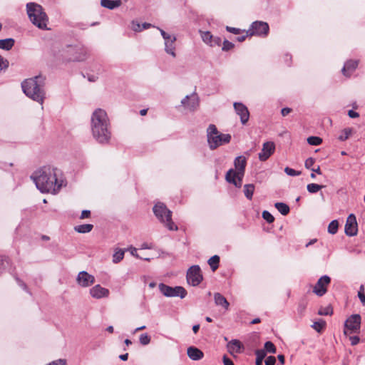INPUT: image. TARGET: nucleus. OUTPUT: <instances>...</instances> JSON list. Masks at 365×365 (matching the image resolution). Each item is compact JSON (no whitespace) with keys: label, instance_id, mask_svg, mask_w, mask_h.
Masks as SVG:
<instances>
[{"label":"nucleus","instance_id":"obj_13","mask_svg":"<svg viewBox=\"0 0 365 365\" xmlns=\"http://www.w3.org/2000/svg\"><path fill=\"white\" fill-rule=\"evenodd\" d=\"M181 104L185 108L194 111L199 106V98L196 93H193L190 96H186L182 101Z\"/></svg>","mask_w":365,"mask_h":365},{"label":"nucleus","instance_id":"obj_27","mask_svg":"<svg viewBox=\"0 0 365 365\" xmlns=\"http://www.w3.org/2000/svg\"><path fill=\"white\" fill-rule=\"evenodd\" d=\"M152 26H153L152 24H150L149 23L140 24L139 22H138L136 21H133L131 22V29L133 31H134L135 32H140L144 29H148Z\"/></svg>","mask_w":365,"mask_h":365},{"label":"nucleus","instance_id":"obj_59","mask_svg":"<svg viewBox=\"0 0 365 365\" xmlns=\"http://www.w3.org/2000/svg\"><path fill=\"white\" fill-rule=\"evenodd\" d=\"M348 115L351 118H355L359 116V113L353 110H349Z\"/></svg>","mask_w":365,"mask_h":365},{"label":"nucleus","instance_id":"obj_16","mask_svg":"<svg viewBox=\"0 0 365 365\" xmlns=\"http://www.w3.org/2000/svg\"><path fill=\"white\" fill-rule=\"evenodd\" d=\"M76 281L80 286L87 287L95 282V277L86 271H81L78 273Z\"/></svg>","mask_w":365,"mask_h":365},{"label":"nucleus","instance_id":"obj_42","mask_svg":"<svg viewBox=\"0 0 365 365\" xmlns=\"http://www.w3.org/2000/svg\"><path fill=\"white\" fill-rule=\"evenodd\" d=\"M262 217L268 223H272L274 221V217L273 215L268 211L264 210L262 212Z\"/></svg>","mask_w":365,"mask_h":365},{"label":"nucleus","instance_id":"obj_44","mask_svg":"<svg viewBox=\"0 0 365 365\" xmlns=\"http://www.w3.org/2000/svg\"><path fill=\"white\" fill-rule=\"evenodd\" d=\"M14 277L15 278L17 284H19V287H21L24 290H25L26 292H28L29 294H31V292H29V290L28 289V287L26 286V284L21 279H19L16 274H14Z\"/></svg>","mask_w":365,"mask_h":365},{"label":"nucleus","instance_id":"obj_19","mask_svg":"<svg viewBox=\"0 0 365 365\" xmlns=\"http://www.w3.org/2000/svg\"><path fill=\"white\" fill-rule=\"evenodd\" d=\"M227 349L231 355L235 356L244 350V346L238 339H232L227 343Z\"/></svg>","mask_w":365,"mask_h":365},{"label":"nucleus","instance_id":"obj_38","mask_svg":"<svg viewBox=\"0 0 365 365\" xmlns=\"http://www.w3.org/2000/svg\"><path fill=\"white\" fill-rule=\"evenodd\" d=\"M201 37H202V41L205 43L209 44V45L210 44V43L212 42V39L213 38V36L209 31L202 32Z\"/></svg>","mask_w":365,"mask_h":365},{"label":"nucleus","instance_id":"obj_55","mask_svg":"<svg viewBox=\"0 0 365 365\" xmlns=\"http://www.w3.org/2000/svg\"><path fill=\"white\" fill-rule=\"evenodd\" d=\"M222 361L224 365H235L233 361L228 358L226 355H224L222 357Z\"/></svg>","mask_w":365,"mask_h":365},{"label":"nucleus","instance_id":"obj_63","mask_svg":"<svg viewBox=\"0 0 365 365\" xmlns=\"http://www.w3.org/2000/svg\"><path fill=\"white\" fill-rule=\"evenodd\" d=\"M277 358L280 361L281 364L283 365L284 364V356L282 354H279L278 355Z\"/></svg>","mask_w":365,"mask_h":365},{"label":"nucleus","instance_id":"obj_51","mask_svg":"<svg viewBox=\"0 0 365 365\" xmlns=\"http://www.w3.org/2000/svg\"><path fill=\"white\" fill-rule=\"evenodd\" d=\"M276 363V359L273 356H268L265 360L266 365H274Z\"/></svg>","mask_w":365,"mask_h":365},{"label":"nucleus","instance_id":"obj_39","mask_svg":"<svg viewBox=\"0 0 365 365\" xmlns=\"http://www.w3.org/2000/svg\"><path fill=\"white\" fill-rule=\"evenodd\" d=\"M322 142V138L317 136H310L307 138V143L312 145H319Z\"/></svg>","mask_w":365,"mask_h":365},{"label":"nucleus","instance_id":"obj_26","mask_svg":"<svg viewBox=\"0 0 365 365\" xmlns=\"http://www.w3.org/2000/svg\"><path fill=\"white\" fill-rule=\"evenodd\" d=\"M214 300H215V303L216 305L221 306L223 308H225V309H228L230 304L227 302V300L226 299V298L224 296H222L221 294L215 293L214 294Z\"/></svg>","mask_w":365,"mask_h":365},{"label":"nucleus","instance_id":"obj_58","mask_svg":"<svg viewBox=\"0 0 365 365\" xmlns=\"http://www.w3.org/2000/svg\"><path fill=\"white\" fill-rule=\"evenodd\" d=\"M66 361L63 359H58L50 363L48 365H66Z\"/></svg>","mask_w":365,"mask_h":365},{"label":"nucleus","instance_id":"obj_37","mask_svg":"<svg viewBox=\"0 0 365 365\" xmlns=\"http://www.w3.org/2000/svg\"><path fill=\"white\" fill-rule=\"evenodd\" d=\"M322 187H324V185H320L316 183H310L307 186V189L310 193H316Z\"/></svg>","mask_w":365,"mask_h":365},{"label":"nucleus","instance_id":"obj_4","mask_svg":"<svg viewBox=\"0 0 365 365\" xmlns=\"http://www.w3.org/2000/svg\"><path fill=\"white\" fill-rule=\"evenodd\" d=\"M26 11L33 24L42 30H48V18L42 6L36 3L30 2L26 4Z\"/></svg>","mask_w":365,"mask_h":365},{"label":"nucleus","instance_id":"obj_30","mask_svg":"<svg viewBox=\"0 0 365 365\" xmlns=\"http://www.w3.org/2000/svg\"><path fill=\"white\" fill-rule=\"evenodd\" d=\"M255 189V187L254 184H246L244 185L243 192H244V194H245V197H247V199H248L250 200L252 199Z\"/></svg>","mask_w":365,"mask_h":365},{"label":"nucleus","instance_id":"obj_52","mask_svg":"<svg viewBox=\"0 0 365 365\" xmlns=\"http://www.w3.org/2000/svg\"><path fill=\"white\" fill-rule=\"evenodd\" d=\"M314 162H315V160L314 158H307L305 161V167L307 169H310L312 168V166L314 165Z\"/></svg>","mask_w":365,"mask_h":365},{"label":"nucleus","instance_id":"obj_36","mask_svg":"<svg viewBox=\"0 0 365 365\" xmlns=\"http://www.w3.org/2000/svg\"><path fill=\"white\" fill-rule=\"evenodd\" d=\"M339 227V222L337 220H332L328 226V232L331 234L334 235L337 232Z\"/></svg>","mask_w":365,"mask_h":365},{"label":"nucleus","instance_id":"obj_17","mask_svg":"<svg viewBox=\"0 0 365 365\" xmlns=\"http://www.w3.org/2000/svg\"><path fill=\"white\" fill-rule=\"evenodd\" d=\"M275 145L272 141L265 142L262 145V151L259 153V159L261 161L267 160L274 152Z\"/></svg>","mask_w":365,"mask_h":365},{"label":"nucleus","instance_id":"obj_32","mask_svg":"<svg viewBox=\"0 0 365 365\" xmlns=\"http://www.w3.org/2000/svg\"><path fill=\"white\" fill-rule=\"evenodd\" d=\"M274 207L282 215H287L289 212V207L284 202H276Z\"/></svg>","mask_w":365,"mask_h":365},{"label":"nucleus","instance_id":"obj_25","mask_svg":"<svg viewBox=\"0 0 365 365\" xmlns=\"http://www.w3.org/2000/svg\"><path fill=\"white\" fill-rule=\"evenodd\" d=\"M122 4L121 0H101V6L113 10L118 7H119Z\"/></svg>","mask_w":365,"mask_h":365},{"label":"nucleus","instance_id":"obj_15","mask_svg":"<svg viewBox=\"0 0 365 365\" xmlns=\"http://www.w3.org/2000/svg\"><path fill=\"white\" fill-rule=\"evenodd\" d=\"M236 113L240 117L241 123L245 125L250 118V112L247 107L242 103L235 102L233 104Z\"/></svg>","mask_w":365,"mask_h":365},{"label":"nucleus","instance_id":"obj_46","mask_svg":"<svg viewBox=\"0 0 365 365\" xmlns=\"http://www.w3.org/2000/svg\"><path fill=\"white\" fill-rule=\"evenodd\" d=\"M284 172L287 175L289 176H298L301 174L300 171H297L291 168L286 167L284 168Z\"/></svg>","mask_w":365,"mask_h":365},{"label":"nucleus","instance_id":"obj_49","mask_svg":"<svg viewBox=\"0 0 365 365\" xmlns=\"http://www.w3.org/2000/svg\"><path fill=\"white\" fill-rule=\"evenodd\" d=\"M221 38L217 36H213V38L212 39V42L210 43V46H220L221 43Z\"/></svg>","mask_w":365,"mask_h":365},{"label":"nucleus","instance_id":"obj_54","mask_svg":"<svg viewBox=\"0 0 365 365\" xmlns=\"http://www.w3.org/2000/svg\"><path fill=\"white\" fill-rule=\"evenodd\" d=\"M349 340L351 341V344L352 346H355L359 342L360 339L357 336H350Z\"/></svg>","mask_w":365,"mask_h":365},{"label":"nucleus","instance_id":"obj_8","mask_svg":"<svg viewBox=\"0 0 365 365\" xmlns=\"http://www.w3.org/2000/svg\"><path fill=\"white\" fill-rule=\"evenodd\" d=\"M158 288L162 294L167 297H179L180 298L183 299L187 295L186 289L181 286L173 287L164 283H160Z\"/></svg>","mask_w":365,"mask_h":365},{"label":"nucleus","instance_id":"obj_43","mask_svg":"<svg viewBox=\"0 0 365 365\" xmlns=\"http://www.w3.org/2000/svg\"><path fill=\"white\" fill-rule=\"evenodd\" d=\"M139 341L142 345H148L150 342V337L148 334H142L140 336Z\"/></svg>","mask_w":365,"mask_h":365},{"label":"nucleus","instance_id":"obj_29","mask_svg":"<svg viewBox=\"0 0 365 365\" xmlns=\"http://www.w3.org/2000/svg\"><path fill=\"white\" fill-rule=\"evenodd\" d=\"M125 250H122L120 248H115V252L113 255L112 261L114 264H118L120 261L123 260L124 257Z\"/></svg>","mask_w":365,"mask_h":365},{"label":"nucleus","instance_id":"obj_56","mask_svg":"<svg viewBox=\"0 0 365 365\" xmlns=\"http://www.w3.org/2000/svg\"><path fill=\"white\" fill-rule=\"evenodd\" d=\"M8 66V61H4V58L0 56V71Z\"/></svg>","mask_w":365,"mask_h":365},{"label":"nucleus","instance_id":"obj_28","mask_svg":"<svg viewBox=\"0 0 365 365\" xmlns=\"http://www.w3.org/2000/svg\"><path fill=\"white\" fill-rule=\"evenodd\" d=\"M15 41L12 38L0 39V48L9 51L14 46Z\"/></svg>","mask_w":365,"mask_h":365},{"label":"nucleus","instance_id":"obj_10","mask_svg":"<svg viewBox=\"0 0 365 365\" xmlns=\"http://www.w3.org/2000/svg\"><path fill=\"white\" fill-rule=\"evenodd\" d=\"M269 30V27L267 23L256 21L251 24L247 33L250 36H267Z\"/></svg>","mask_w":365,"mask_h":365},{"label":"nucleus","instance_id":"obj_61","mask_svg":"<svg viewBox=\"0 0 365 365\" xmlns=\"http://www.w3.org/2000/svg\"><path fill=\"white\" fill-rule=\"evenodd\" d=\"M158 29H159V31H160V34H161V35H162V36H163V39H165V38H168V36H169L170 34H169L166 33L164 30H163V29H160V28H158Z\"/></svg>","mask_w":365,"mask_h":365},{"label":"nucleus","instance_id":"obj_64","mask_svg":"<svg viewBox=\"0 0 365 365\" xmlns=\"http://www.w3.org/2000/svg\"><path fill=\"white\" fill-rule=\"evenodd\" d=\"M119 358L123 361H126L128 358V354H124L119 356Z\"/></svg>","mask_w":365,"mask_h":365},{"label":"nucleus","instance_id":"obj_22","mask_svg":"<svg viewBox=\"0 0 365 365\" xmlns=\"http://www.w3.org/2000/svg\"><path fill=\"white\" fill-rule=\"evenodd\" d=\"M358 63L359 61L356 60L347 61L341 70L343 74L346 77H349L358 66Z\"/></svg>","mask_w":365,"mask_h":365},{"label":"nucleus","instance_id":"obj_31","mask_svg":"<svg viewBox=\"0 0 365 365\" xmlns=\"http://www.w3.org/2000/svg\"><path fill=\"white\" fill-rule=\"evenodd\" d=\"M93 227V226L91 224H84L75 226L74 230L78 233H88L92 230Z\"/></svg>","mask_w":365,"mask_h":365},{"label":"nucleus","instance_id":"obj_47","mask_svg":"<svg viewBox=\"0 0 365 365\" xmlns=\"http://www.w3.org/2000/svg\"><path fill=\"white\" fill-rule=\"evenodd\" d=\"M233 47H234V44L232 42H230L227 40H225L223 41V46H222V49L223 51H227L231 50Z\"/></svg>","mask_w":365,"mask_h":365},{"label":"nucleus","instance_id":"obj_3","mask_svg":"<svg viewBox=\"0 0 365 365\" xmlns=\"http://www.w3.org/2000/svg\"><path fill=\"white\" fill-rule=\"evenodd\" d=\"M44 86L45 78L42 76H36L21 83L22 90L26 96L41 105L46 94Z\"/></svg>","mask_w":365,"mask_h":365},{"label":"nucleus","instance_id":"obj_24","mask_svg":"<svg viewBox=\"0 0 365 365\" xmlns=\"http://www.w3.org/2000/svg\"><path fill=\"white\" fill-rule=\"evenodd\" d=\"M188 357L193 361H198L203 358V352L195 346H190L187 349Z\"/></svg>","mask_w":365,"mask_h":365},{"label":"nucleus","instance_id":"obj_20","mask_svg":"<svg viewBox=\"0 0 365 365\" xmlns=\"http://www.w3.org/2000/svg\"><path fill=\"white\" fill-rule=\"evenodd\" d=\"M91 295L96 299L107 297L109 294V290L102 287L100 284H97L90 289Z\"/></svg>","mask_w":365,"mask_h":365},{"label":"nucleus","instance_id":"obj_40","mask_svg":"<svg viewBox=\"0 0 365 365\" xmlns=\"http://www.w3.org/2000/svg\"><path fill=\"white\" fill-rule=\"evenodd\" d=\"M264 351L265 352L267 351L269 353L274 354L276 353L277 349L274 344L272 341H269L264 344Z\"/></svg>","mask_w":365,"mask_h":365},{"label":"nucleus","instance_id":"obj_12","mask_svg":"<svg viewBox=\"0 0 365 365\" xmlns=\"http://www.w3.org/2000/svg\"><path fill=\"white\" fill-rule=\"evenodd\" d=\"M331 282V278L327 275L321 277L313 289V292L318 297L324 296L327 292V286Z\"/></svg>","mask_w":365,"mask_h":365},{"label":"nucleus","instance_id":"obj_9","mask_svg":"<svg viewBox=\"0 0 365 365\" xmlns=\"http://www.w3.org/2000/svg\"><path fill=\"white\" fill-rule=\"evenodd\" d=\"M361 316L358 314L351 315L344 322V334L345 335L359 333Z\"/></svg>","mask_w":365,"mask_h":365},{"label":"nucleus","instance_id":"obj_34","mask_svg":"<svg viewBox=\"0 0 365 365\" xmlns=\"http://www.w3.org/2000/svg\"><path fill=\"white\" fill-rule=\"evenodd\" d=\"M207 262L211 269L215 272L219 267L220 257L218 255H214L208 259Z\"/></svg>","mask_w":365,"mask_h":365},{"label":"nucleus","instance_id":"obj_1","mask_svg":"<svg viewBox=\"0 0 365 365\" xmlns=\"http://www.w3.org/2000/svg\"><path fill=\"white\" fill-rule=\"evenodd\" d=\"M31 178L43 193L56 194L63 185L61 171L50 165L40 168L31 175Z\"/></svg>","mask_w":365,"mask_h":365},{"label":"nucleus","instance_id":"obj_50","mask_svg":"<svg viewBox=\"0 0 365 365\" xmlns=\"http://www.w3.org/2000/svg\"><path fill=\"white\" fill-rule=\"evenodd\" d=\"M130 254L133 255V256H135L137 258H140V259H144L145 261H149L150 260V258H147V257H141V256H139L137 253V249L135 248H131L130 250Z\"/></svg>","mask_w":365,"mask_h":365},{"label":"nucleus","instance_id":"obj_6","mask_svg":"<svg viewBox=\"0 0 365 365\" xmlns=\"http://www.w3.org/2000/svg\"><path fill=\"white\" fill-rule=\"evenodd\" d=\"M153 212L156 217L165 225L169 230H178V226L172 220V212L163 202H158L153 207Z\"/></svg>","mask_w":365,"mask_h":365},{"label":"nucleus","instance_id":"obj_41","mask_svg":"<svg viewBox=\"0 0 365 365\" xmlns=\"http://www.w3.org/2000/svg\"><path fill=\"white\" fill-rule=\"evenodd\" d=\"M326 322L324 320H320L319 322H314L312 327L317 332H321V331L324 328Z\"/></svg>","mask_w":365,"mask_h":365},{"label":"nucleus","instance_id":"obj_57","mask_svg":"<svg viewBox=\"0 0 365 365\" xmlns=\"http://www.w3.org/2000/svg\"><path fill=\"white\" fill-rule=\"evenodd\" d=\"M90 215H91L90 210H85L82 211L80 218L81 219L88 218L90 217Z\"/></svg>","mask_w":365,"mask_h":365},{"label":"nucleus","instance_id":"obj_21","mask_svg":"<svg viewBox=\"0 0 365 365\" xmlns=\"http://www.w3.org/2000/svg\"><path fill=\"white\" fill-rule=\"evenodd\" d=\"M169 38H165V51L167 53L171 55L173 57H175L176 54L175 52V42L176 41V37L174 35H170L168 36Z\"/></svg>","mask_w":365,"mask_h":365},{"label":"nucleus","instance_id":"obj_18","mask_svg":"<svg viewBox=\"0 0 365 365\" xmlns=\"http://www.w3.org/2000/svg\"><path fill=\"white\" fill-rule=\"evenodd\" d=\"M234 165L235 171L233 170L234 175H240V177H244L245 167L247 165V160L244 156H238L235 159Z\"/></svg>","mask_w":365,"mask_h":365},{"label":"nucleus","instance_id":"obj_35","mask_svg":"<svg viewBox=\"0 0 365 365\" xmlns=\"http://www.w3.org/2000/svg\"><path fill=\"white\" fill-rule=\"evenodd\" d=\"M256 355V365H262L264 359L266 356V352L264 349H257L255 351Z\"/></svg>","mask_w":365,"mask_h":365},{"label":"nucleus","instance_id":"obj_2","mask_svg":"<svg viewBox=\"0 0 365 365\" xmlns=\"http://www.w3.org/2000/svg\"><path fill=\"white\" fill-rule=\"evenodd\" d=\"M91 130L93 138L101 145H107L111 139V125L106 110L96 109L91 117Z\"/></svg>","mask_w":365,"mask_h":365},{"label":"nucleus","instance_id":"obj_7","mask_svg":"<svg viewBox=\"0 0 365 365\" xmlns=\"http://www.w3.org/2000/svg\"><path fill=\"white\" fill-rule=\"evenodd\" d=\"M88 55V51L83 46H68L63 51V57L68 61H83Z\"/></svg>","mask_w":365,"mask_h":365},{"label":"nucleus","instance_id":"obj_48","mask_svg":"<svg viewBox=\"0 0 365 365\" xmlns=\"http://www.w3.org/2000/svg\"><path fill=\"white\" fill-rule=\"evenodd\" d=\"M363 291H364V286L361 285L360 287V291L358 293V297L361 301V302L362 303V304L364 306H365V295L363 293Z\"/></svg>","mask_w":365,"mask_h":365},{"label":"nucleus","instance_id":"obj_45","mask_svg":"<svg viewBox=\"0 0 365 365\" xmlns=\"http://www.w3.org/2000/svg\"><path fill=\"white\" fill-rule=\"evenodd\" d=\"M332 308L331 307H327L319 309L318 314L322 316H327L332 314Z\"/></svg>","mask_w":365,"mask_h":365},{"label":"nucleus","instance_id":"obj_5","mask_svg":"<svg viewBox=\"0 0 365 365\" xmlns=\"http://www.w3.org/2000/svg\"><path fill=\"white\" fill-rule=\"evenodd\" d=\"M230 134L220 133L214 124L209 125L207 128V140L210 150H213L231 140Z\"/></svg>","mask_w":365,"mask_h":365},{"label":"nucleus","instance_id":"obj_62","mask_svg":"<svg viewBox=\"0 0 365 365\" xmlns=\"http://www.w3.org/2000/svg\"><path fill=\"white\" fill-rule=\"evenodd\" d=\"M249 35H247V33L246 32V35L245 36H238L237 38V40L239 41V42H242L245 40L246 37L248 36Z\"/></svg>","mask_w":365,"mask_h":365},{"label":"nucleus","instance_id":"obj_11","mask_svg":"<svg viewBox=\"0 0 365 365\" xmlns=\"http://www.w3.org/2000/svg\"><path fill=\"white\" fill-rule=\"evenodd\" d=\"M187 281L192 286H197L202 280L200 267L198 265H193L187 272Z\"/></svg>","mask_w":365,"mask_h":365},{"label":"nucleus","instance_id":"obj_33","mask_svg":"<svg viewBox=\"0 0 365 365\" xmlns=\"http://www.w3.org/2000/svg\"><path fill=\"white\" fill-rule=\"evenodd\" d=\"M352 133H353L352 128H346L341 131L339 135L338 136V139L340 141H345L350 137V135L352 134Z\"/></svg>","mask_w":365,"mask_h":365},{"label":"nucleus","instance_id":"obj_53","mask_svg":"<svg viewBox=\"0 0 365 365\" xmlns=\"http://www.w3.org/2000/svg\"><path fill=\"white\" fill-rule=\"evenodd\" d=\"M226 30L232 34H239L241 31L240 29H237L235 27H230V26H227Z\"/></svg>","mask_w":365,"mask_h":365},{"label":"nucleus","instance_id":"obj_23","mask_svg":"<svg viewBox=\"0 0 365 365\" xmlns=\"http://www.w3.org/2000/svg\"><path fill=\"white\" fill-rule=\"evenodd\" d=\"M225 178L228 182L232 183L237 187H240L242 186L243 177L234 175L233 169H230L227 172Z\"/></svg>","mask_w":365,"mask_h":365},{"label":"nucleus","instance_id":"obj_60","mask_svg":"<svg viewBox=\"0 0 365 365\" xmlns=\"http://www.w3.org/2000/svg\"><path fill=\"white\" fill-rule=\"evenodd\" d=\"M292 111V109L289 108H284L281 110V113L283 116H286L289 114Z\"/></svg>","mask_w":365,"mask_h":365},{"label":"nucleus","instance_id":"obj_14","mask_svg":"<svg viewBox=\"0 0 365 365\" xmlns=\"http://www.w3.org/2000/svg\"><path fill=\"white\" fill-rule=\"evenodd\" d=\"M344 230L346 235L348 236L353 237L356 235L358 232V225L356 217L354 214H350L348 216Z\"/></svg>","mask_w":365,"mask_h":365}]
</instances>
